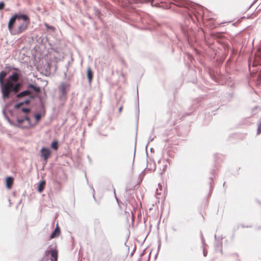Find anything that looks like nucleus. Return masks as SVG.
Returning a JSON list of instances; mask_svg holds the SVG:
<instances>
[{
  "label": "nucleus",
  "mask_w": 261,
  "mask_h": 261,
  "mask_svg": "<svg viewBox=\"0 0 261 261\" xmlns=\"http://www.w3.org/2000/svg\"><path fill=\"white\" fill-rule=\"evenodd\" d=\"M30 24V19L27 15H20L17 26L13 31L12 35H19L25 32L28 29Z\"/></svg>",
  "instance_id": "2"
},
{
  "label": "nucleus",
  "mask_w": 261,
  "mask_h": 261,
  "mask_svg": "<svg viewBox=\"0 0 261 261\" xmlns=\"http://www.w3.org/2000/svg\"><path fill=\"white\" fill-rule=\"evenodd\" d=\"M162 191V186L161 184H158V188L156 189V192L158 194L160 195L161 194V191Z\"/></svg>",
  "instance_id": "19"
},
{
  "label": "nucleus",
  "mask_w": 261,
  "mask_h": 261,
  "mask_svg": "<svg viewBox=\"0 0 261 261\" xmlns=\"http://www.w3.org/2000/svg\"><path fill=\"white\" fill-rule=\"evenodd\" d=\"M5 7V3L4 2L0 3V10L4 9Z\"/></svg>",
  "instance_id": "21"
},
{
  "label": "nucleus",
  "mask_w": 261,
  "mask_h": 261,
  "mask_svg": "<svg viewBox=\"0 0 261 261\" xmlns=\"http://www.w3.org/2000/svg\"><path fill=\"white\" fill-rule=\"evenodd\" d=\"M260 127H261L260 125H258V131H259Z\"/></svg>",
  "instance_id": "22"
},
{
  "label": "nucleus",
  "mask_w": 261,
  "mask_h": 261,
  "mask_svg": "<svg viewBox=\"0 0 261 261\" xmlns=\"http://www.w3.org/2000/svg\"><path fill=\"white\" fill-rule=\"evenodd\" d=\"M51 148L55 150H57L58 148V142L57 141H53L51 144Z\"/></svg>",
  "instance_id": "16"
},
{
  "label": "nucleus",
  "mask_w": 261,
  "mask_h": 261,
  "mask_svg": "<svg viewBox=\"0 0 261 261\" xmlns=\"http://www.w3.org/2000/svg\"><path fill=\"white\" fill-rule=\"evenodd\" d=\"M20 15L15 14L13 16L11 19H10L8 23V29L10 32L11 34L12 35V32L14 31L13 26L16 20L17 21L19 19Z\"/></svg>",
  "instance_id": "4"
},
{
  "label": "nucleus",
  "mask_w": 261,
  "mask_h": 261,
  "mask_svg": "<svg viewBox=\"0 0 261 261\" xmlns=\"http://www.w3.org/2000/svg\"><path fill=\"white\" fill-rule=\"evenodd\" d=\"M13 178L11 177H8L6 179V187L8 189H11L13 184Z\"/></svg>",
  "instance_id": "10"
},
{
  "label": "nucleus",
  "mask_w": 261,
  "mask_h": 261,
  "mask_svg": "<svg viewBox=\"0 0 261 261\" xmlns=\"http://www.w3.org/2000/svg\"><path fill=\"white\" fill-rule=\"evenodd\" d=\"M87 77L88 79L89 82L90 83L92 81L93 75V72L90 67H88L87 68Z\"/></svg>",
  "instance_id": "11"
},
{
  "label": "nucleus",
  "mask_w": 261,
  "mask_h": 261,
  "mask_svg": "<svg viewBox=\"0 0 261 261\" xmlns=\"http://www.w3.org/2000/svg\"><path fill=\"white\" fill-rule=\"evenodd\" d=\"M259 49L258 50L257 55H255L254 60L253 62V66H256L260 64V57L259 56Z\"/></svg>",
  "instance_id": "9"
},
{
  "label": "nucleus",
  "mask_w": 261,
  "mask_h": 261,
  "mask_svg": "<svg viewBox=\"0 0 261 261\" xmlns=\"http://www.w3.org/2000/svg\"><path fill=\"white\" fill-rule=\"evenodd\" d=\"M31 95H32V92L30 90H27L22 91V92L19 93V94H18L17 95V97L18 98H20V97H24L25 96H30L31 99H33L34 97V96H32Z\"/></svg>",
  "instance_id": "7"
},
{
  "label": "nucleus",
  "mask_w": 261,
  "mask_h": 261,
  "mask_svg": "<svg viewBox=\"0 0 261 261\" xmlns=\"http://www.w3.org/2000/svg\"><path fill=\"white\" fill-rule=\"evenodd\" d=\"M45 181L44 180H42V181H40V182L39 183V186H38V191L40 193L42 192L45 188Z\"/></svg>",
  "instance_id": "14"
},
{
  "label": "nucleus",
  "mask_w": 261,
  "mask_h": 261,
  "mask_svg": "<svg viewBox=\"0 0 261 261\" xmlns=\"http://www.w3.org/2000/svg\"><path fill=\"white\" fill-rule=\"evenodd\" d=\"M50 150L46 148L43 147L41 150V156L43 158L44 161L47 162L48 158L50 156Z\"/></svg>",
  "instance_id": "5"
},
{
  "label": "nucleus",
  "mask_w": 261,
  "mask_h": 261,
  "mask_svg": "<svg viewBox=\"0 0 261 261\" xmlns=\"http://www.w3.org/2000/svg\"><path fill=\"white\" fill-rule=\"evenodd\" d=\"M70 85L63 83L59 87V91L62 96H65L67 94V89L69 88Z\"/></svg>",
  "instance_id": "6"
},
{
  "label": "nucleus",
  "mask_w": 261,
  "mask_h": 261,
  "mask_svg": "<svg viewBox=\"0 0 261 261\" xmlns=\"http://www.w3.org/2000/svg\"><path fill=\"white\" fill-rule=\"evenodd\" d=\"M18 125L23 128H29L33 127L35 124H32L31 123V120L28 116H25L23 119H18L17 120Z\"/></svg>",
  "instance_id": "3"
},
{
  "label": "nucleus",
  "mask_w": 261,
  "mask_h": 261,
  "mask_svg": "<svg viewBox=\"0 0 261 261\" xmlns=\"http://www.w3.org/2000/svg\"><path fill=\"white\" fill-rule=\"evenodd\" d=\"M44 25L46 28L47 29L51 30L53 31H54L55 30V28L53 26L49 25L48 24L45 23Z\"/></svg>",
  "instance_id": "18"
},
{
  "label": "nucleus",
  "mask_w": 261,
  "mask_h": 261,
  "mask_svg": "<svg viewBox=\"0 0 261 261\" xmlns=\"http://www.w3.org/2000/svg\"><path fill=\"white\" fill-rule=\"evenodd\" d=\"M60 234V229L57 224L54 231L52 233L49 237V239H52L54 238L58 237Z\"/></svg>",
  "instance_id": "8"
},
{
  "label": "nucleus",
  "mask_w": 261,
  "mask_h": 261,
  "mask_svg": "<svg viewBox=\"0 0 261 261\" xmlns=\"http://www.w3.org/2000/svg\"><path fill=\"white\" fill-rule=\"evenodd\" d=\"M34 117L36 120L35 124H36L40 121L41 118V115L40 114H37L35 115Z\"/></svg>",
  "instance_id": "17"
},
{
  "label": "nucleus",
  "mask_w": 261,
  "mask_h": 261,
  "mask_svg": "<svg viewBox=\"0 0 261 261\" xmlns=\"http://www.w3.org/2000/svg\"><path fill=\"white\" fill-rule=\"evenodd\" d=\"M51 255L53 257L51 261H57L58 260V251L56 250H52L50 251Z\"/></svg>",
  "instance_id": "12"
},
{
  "label": "nucleus",
  "mask_w": 261,
  "mask_h": 261,
  "mask_svg": "<svg viewBox=\"0 0 261 261\" xmlns=\"http://www.w3.org/2000/svg\"><path fill=\"white\" fill-rule=\"evenodd\" d=\"M30 102V100H25V101H23L22 102H20L19 103H18V104L16 105L15 106V109H18L19 107H20V106H22V105H23V104H29Z\"/></svg>",
  "instance_id": "15"
},
{
  "label": "nucleus",
  "mask_w": 261,
  "mask_h": 261,
  "mask_svg": "<svg viewBox=\"0 0 261 261\" xmlns=\"http://www.w3.org/2000/svg\"><path fill=\"white\" fill-rule=\"evenodd\" d=\"M21 111L24 113L27 114L30 112L31 110L29 108H23L21 109Z\"/></svg>",
  "instance_id": "20"
},
{
  "label": "nucleus",
  "mask_w": 261,
  "mask_h": 261,
  "mask_svg": "<svg viewBox=\"0 0 261 261\" xmlns=\"http://www.w3.org/2000/svg\"><path fill=\"white\" fill-rule=\"evenodd\" d=\"M7 75L6 72L2 71L0 72V84L1 92L3 98H8L11 92L17 93L20 90V83H16L19 80V74L17 72L13 73L6 79L4 82V79Z\"/></svg>",
  "instance_id": "1"
},
{
  "label": "nucleus",
  "mask_w": 261,
  "mask_h": 261,
  "mask_svg": "<svg viewBox=\"0 0 261 261\" xmlns=\"http://www.w3.org/2000/svg\"><path fill=\"white\" fill-rule=\"evenodd\" d=\"M28 88L32 89L35 92L38 93L41 92V89L40 87H37L32 84L29 85Z\"/></svg>",
  "instance_id": "13"
}]
</instances>
